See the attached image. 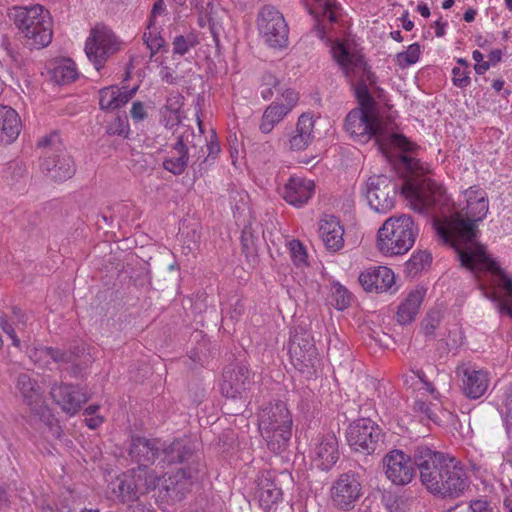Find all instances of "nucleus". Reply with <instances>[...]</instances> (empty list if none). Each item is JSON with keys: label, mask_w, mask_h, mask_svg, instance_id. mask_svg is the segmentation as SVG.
<instances>
[{"label": "nucleus", "mask_w": 512, "mask_h": 512, "mask_svg": "<svg viewBox=\"0 0 512 512\" xmlns=\"http://www.w3.org/2000/svg\"><path fill=\"white\" fill-rule=\"evenodd\" d=\"M289 250L295 265L302 266L307 264V253L299 240H291L289 242Z\"/></svg>", "instance_id": "79ce46f5"}, {"label": "nucleus", "mask_w": 512, "mask_h": 512, "mask_svg": "<svg viewBox=\"0 0 512 512\" xmlns=\"http://www.w3.org/2000/svg\"><path fill=\"white\" fill-rule=\"evenodd\" d=\"M334 60L348 78H362L367 72L363 56L348 43L335 42L331 46Z\"/></svg>", "instance_id": "aec40b11"}, {"label": "nucleus", "mask_w": 512, "mask_h": 512, "mask_svg": "<svg viewBox=\"0 0 512 512\" xmlns=\"http://www.w3.org/2000/svg\"><path fill=\"white\" fill-rule=\"evenodd\" d=\"M417 10L425 18L430 16V9L426 4H419Z\"/></svg>", "instance_id": "774afa93"}, {"label": "nucleus", "mask_w": 512, "mask_h": 512, "mask_svg": "<svg viewBox=\"0 0 512 512\" xmlns=\"http://www.w3.org/2000/svg\"><path fill=\"white\" fill-rule=\"evenodd\" d=\"M319 235L330 251L336 252L344 246V228L333 215H325L320 219Z\"/></svg>", "instance_id": "c756f323"}, {"label": "nucleus", "mask_w": 512, "mask_h": 512, "mask_svg": "<svg viewBox=\"0 0 512 512\" xmlns=\"http://www.w3.org/2000/svg\"><path fill=\"white\" fill-rule=\"evenodd\" d=\"M85 421L89 428L95 429L102 424L103 418L100 416H96V417L86 418Z\"/></svg>", "instance_id": "680f3d73"}, {"label": "nucleus", "mask_w": 512, "mask_h": 512, "mask_svg": "<svg viewBox=\"0 0 512 512\" xmlns=\"http://www.w3.org/2000/svg\"><path fill=\"white\" fill-rule=\"evenodd\" d=\"M292 416L282 401L269 403L258 414V427L268 447L275 453L283 451L291 437Z\"/></svg>", "instance_id": "423d86ee"}, {"label": "nucleus", "mask_w": 512, "mask_h": 512, "mask_svg": "<svg viewBox=\"0 0 512 512\" xmlns=\"http://www.w3.org/2000/svg\"><path fill=\"white\" fill-rule=\"evenodd\" d=\"M34 364L41 368H49L52 363L65 367L72 376H77L86 370L93 362L89 347L82 343L69 349L41 346L29 353Z\"/></svg>", "instance_id": "0eeeda50"}, {"label": "nucleus", "mask_w": 512, "mask_h": 512, "mask_svg": "<svg viewBox=\"0 0 512 512\" xmlns=\"http://www.w3.org/2000/svg\"><path fill=\"white\" fill-rule=\"evenodd\" d=\"M260 506L269 511L282 498V490L275 482V476L270 471L261 472L257 478V491Z\"/></svg>", "instance_id": "cd10ccee"}, {"label": "nucleus", "mask_w": 512, "mask_h": 512, "mask_svg": "<svg viewBox=\"0 0 512 512\" xmlns=\"http://www.w3.org/2000/svg\"><path fill=\"white\" fill-rule=\"evenodd\" d=\"M21 120L11 107L0 104V143L10 144L19 136Z\"/></svg>", "instance_id": "2f4dec72"}, {"label": "nucleus", "mask_w": 512, "mask_h": 512, "mask_svg": "<svg viewBox=\"0 0 512 512\" xmlns=\"http://www.w3.org/2000/svg\"><path fill=\"white\" fill-rule=\"evenodd\" d=\"M383 465L386 477L395 485H406L415 475V461L401 450L390 451L384 457Z\"/></svg>", "instance_id": "f3484780"}, {"label": "nucleus", "mask_w": 512, "mask_h": 512, "mask_svg": "<svg viewBox=\"0 0 512 512\" xmlns=\"http://www.w3.org/2000/svg\"><path fill=\"white\" fill-rule=\"evenodd\" d=\"M338 442L334 435L322 436L313 448L312 458L321 470H329L338 460Z\"/></svg>", "instance_id": "c85d7f7f"}, {"label": "nucleus", "mask_w": 512, "mask_h": 512, "mask_svg": "<svg viewBox=\"0 0 512 512\" xmlns=\"http://www.w3.org/2000/svg\"><path fill=\"white\" fill-rule=\"evenodd\" d=\"M452 74L454 85L460 88H465L470 84V77L468 75V72L466 71V68L454 67L452 69Z\"/></svg>", "instance_id": "de8ad7c7"}, {"label": "nucleus", "mask_w": 512, "mask_h": 512, "mask_svg": "<svg viewBox=\"0 0 512 512\" xmlns=\"http://www.w3.org/2000/svg\"><path fill=\"white\" fill-rule=\"evenodd\" d=\"M414 411L425 415L429 420L436 421V417H435L430 405L427 404L423 400H417L414 403Z\"/></svg>", "instance_id": "864d4df0"}, {"label": "nucleus", "mask_w": 512, "mask_h": 512, "mask_svg": "<svg viewBox=\"0 0 512 512\" xmlns=\"http://www.w3.org/2000/svg\"><path fill=\"white\" fill-rule=\"evenodd\" d=\"M463 197L464 200L458 202L449 217L435 221L438 236L455 249L461 266L475 276L490 274L497 284L512 279L479 242L478 224L485 219L489 210L486 192L472 186L463 192Z\"/></svg>", "instance_id": "f03ea898"}, {"label": "nucleus", "mask_w": 512, "mask_h": 512, "mask_svg": "<svg viewBox=\"0 0 512 512\" xmlns=\"http://www.w3.org/2000/svg\"><path fill=\"white\" fill-rule=\"evenodd\" d=\"M192 454V450L187 440L177 439L171 443L161 441V449L159 453V464L181 463Z\"/></svg>", "instance_id": "473e14b6"}, {"label": "nucleus", "mask_w": 512, "mask_h": 512, "mask_svg": "<svg viewBox=\"0 0 512 512\" xmlns=\"http://www.w3.org/2000/svg\"><path fill=\"white\" fill-rule=\"evenodd\" d=\"M445 26L446 24L440 21L435 23V34L437 37H442L445 34Z\"/></svg>", "instance_id": "69168bd1"}, {"label": "nucleus", "mask_w": 512, "mask_h": 512, "mask_svg": "<svg viewBox=\"0 0 512 512\" xmlns=\"http://www.w3.org/2000/svg\"><path fill=\"white\" fill-rule=\"evenodd\" d=\"M498 285L504 289L507 297L509 298V302L508 301H500L499 302V304H498L499 311H500V313L506 314L512 318V279H506L505 282L499 283Z\"/></svg>", "instance_id": "37998d69"}, {"label": "nucleus", "mask_w": 512, "mask_h": 512, "mask_svg": "<svg viewBox=\"0 0 512 512\" xmlns=\"http://www.w3.org/2000/svg\"><path fill=\"white\" fill-rule=\"evenodd\" d=\"M161 78L163 81H165L168 84H174L175 83V77L173 75V72L168 67H163L160 72Z\"/></svg>", "instance_id": "bf43d9fd"}, {"label": "nucleus", "mask_w": 512, "mask_h": 512, "mask_svg": "<svg viewBox=\"0 0 512 512\" xmlns=\"http://www.w3.org/2000/svg\"><path fill=\"white\" fill-rule=\"evenodd\" d=\"M6 178L12 186L25 182L28 178V169L20 160L11 161L6 169Z\"/></svg>", "instance_id": "4c0bfd02"}, {"label": "nucleus", "mask_w": 512, "mask_h": 512, "mask_svg": "<svg viewBox=\"0 0 512 512\" xmlns=\"http://www.w3.org/2000/svg\"><path fill=\"white\" fill-rule=\"evenodd\" d=\"M439 316L437 313H431L422 322V329L426 335L433 334L434 330L438 327Z\"/></svg>", "instance_id": "8fccbe9b"}, {"label": "nucleus", "mask_w": 512, "mask_h": 512, "mask_svg": "<svg viewBox=\"0 0 512 512\" xmlns=\"http://www.w3.org/2000/svg\"><path fill=\"white\" fill-rule=\"evenodd\" d=\"M345 128L351 137L361 143L374 137L378 150L390 162L399 157L401 165L411 174L402 186V194L412 210L426 213L446 203L444 188L427 175L430 172L427 164L412 156L393 152V149L410 151L413 144L395 131V124L389 118L377 116L374 111L353 109L346 117Z\"/></svg>", "instance_id": "f257e3e1"}, {"label": "nucleus", "mask_w": 512, "mask_h": 512, "mask_svg": "<svg viewBox=\"0 0 512 512\" xmlns=\"http://www.w3.org/2000/svg\"><path fill=\"white\" fill-rule=\"evenodd\" d=\"M165 12V4L163 0H156L153 4L151 15L149 19V23L147 29H151L155 24V18L159 15H162Z\"/></svg>", "instance_id": "5fc2aeb1"}, {"label": "nucleus", "mask_w": 512, "mask_h": 512, "mask_svg": "<svg viewBox=\"0 0 512 512\" xmlns=\"http://www.w3.org/2000/svg\"><path fill=\"white\" fill-rule=\"evenodd\" d=\"M38 146L47 149L40 164L41 171L47 178L66 181L74 175L75 163L63 147L58 134L44 137L38 142Z\"/></svg>", "instance_id": "1a4fd4ad"}, {"label": "nucleus", "mask_w": 512, "mask_h": 512, "mask_svg": "<svg viewBox=\"0 0 512 512\" xmlns=\"http://www.w3.org/2000/svg\"><path fill=\"white\" fill-rule=\"evenodd\" d=\"M415 464L423 486L433 495L455 499L470 487L469 477L455 457L419 446L415 450Z\"/></svg>", "instance_id": "7ed1b4c3"}, {"label": "nucleus", "mask_w": 512, "mask_h": 512, "mask_svg": "<svg viewBox=\"0 0 512 512\" xmlns=\"http://www.w3.org/2000/svg\"><path fill=\"white\" fill-rule=\"evenodd\" d=\"M315 184L312 180L299 176H292L282 189V196L286 202L301 207L312 197Z\"/></svg>", "instance_id": "a878e982"}, {"label": "nucleus", "mask_w": 512, "mask_h": 512, "mask_svg": "<svg viewBox=\"0 0 512 512\" xmlns=\"http://www.w3.org/2000/svg\"><path fill=\"white\" fill-rule=\"evenodd\" d=\"M491 66L489 61H482L480 63H476L474 69L477 74H484Z\"/></svg>", "instance_id": "e2e57ef3"}, {"label": "nucleus", "mask_w": 512, "mask_h": 512, "mask_svg": "<svg viewBox=\"0 0 512 512\" xmlns=\"http://www.w3.org/2000/svg\"><path fill=\"white\" fill-rule=\"evenodd\" d=\"M137 88L120 90L117 87L103 88L99 92V104L103 110H115L125 105L135 94Z\"/></svg>", "instance_id": "72a5a7b5"}, {"label": "nucleus", "mask_w": 512, "mask_h": 512, "mask_svg": "<svg viewBox=\"0 0 512 512\" xmlns=\"http://www.w3.org/2000/svg\"><path fill=\"white\" fill-rule=\"evenodd\" d=\"M420 55V46L416 43L411 44L406 51L397 54V63L401 67H408L416 63Z\"/></svg>", "instance_id": "a19ab883"}, {"label": "nucleus", "mask_w": 512, "mask_h": 512, "mask_svg": "<svg viewBox=\"0 0 512 512\" xmlns=\"http://www.w3.org/2000/svg\"><path fill=\"white\" fill-rule=\"evenodd\" d=\"M253 384V374L248 367L244 363L236 362L224 368L220 390L227 398L246 400Z\"/></svg>", "instance_id": "f8f14e48"}, {"label": "nucleus", "mask_w": 512, "mask_h": 512, "mask_svg": "<svg viewBox=\"0 0 512 512\" xmlns=\"http://www.w3.org/2000/svg\"><path fill=\"white\" fill-rule=\"evenodd\" d=\"M396 184L385 175L371 176L366 185V198L376 212L386 213L394 207Z\"/></svg>", "instance_id": "2eb2a0df"}, {"label": "nucleus", "mask_w": 512, "mask_h": 512, "mask_svg": "<svg viewBox=\"0 0 512 512\" xmlns=\"http://www.w3.org/2000/svg\"><path fill=\"white\" fill-rule=\"evenodd\" d=\"M120 49V42L111 29L103 24H97L91 29L85 43V53L96 70L103 68L109 57Z\"/></svg>", "instance_id": "9b49d317"}, {"label": "nucleus", "mask_w": 512, "mask_h": 512, "mask_svg": "<svg viewBox=\"0 0 512 512\" xmlns=\"http://www.w3.org/2000/svg\"><path fill=\"white\" fill-rule=\"evenodd\" d=\"M352 295L351 293L339 283H335L332 285V293H331V304L337 310H344L348 308L351 304Z\"/></svg>", "instance_id": "58836bf2"}, {"label": "nucleus", "mask_w": 512, "mask_h": 512, "mask_svg": "<svg viewBox=\"0 0 512 512\" xmlns=\"http://www.w3.org/2000/svg\"><path fill=\"white\" fill-rule=\"evenodd\" d=\"M258 31L270 48L281 50L288 45L289 28L283 15L272 6H264L258 15Z\"/></svg>", "instance_id": "9d476101"}, {"label": "nucleus", "mask_w": 512, "mask_h": 512, "mask_svg": "<svg viewBox=\"0 0 512 512\" xmlns=\"http://www.w3.org/2000/svg\"><path fill=\"white\" fill-rule=\"evenodd\" d=\"M488 59L491 65H496L502 59V51L500 49H495L491 51L490 54L488 55Z\"/></svg>", "instance_id": "052dcab7"}, {"label": "nucleus", "mask_w": 512, "mask_h": 512, "mask_svg": "<svg viewBox=\"0 0 512 512\" xmlns=\"http://www.w3.org/2000/svg\"><path fill=\"white\" fill-rule=\"evenodd\" d=\"M50 396L61 410L70 416L78 413L89 399L80 386L65 383H54L50 389Z\"/></svg>", "instance_id": "6ab92c4d"}, {"label": "nucleus", "mask_w": 512, "mask_h": 512, "mask_svg": "<svg viewBox=\"0 0 512 512\" xmlns=\"http://www.w3.org/2000/svg\"><path fill=\"white\" fill-rule=\"evenodd\" d=\"M16 389L31 412L44 415L46 406L42 389L36 379L27 373H20L16 379Z\"/></svg>", "instance_id": "4be33fe9"}, {"label": "nucleus", "mask_w": 512, "mask_h": 512, "mask_svg": "<svg viewBox=\"0 0 512 512\" xmlns=\"http://www.w3.org/2000/svg\"><path fill=\"white\" fill-rule=\"evenodd\" d=\"M195 40L191 37L177 36L173 41V51L176 54L184 55L190 48L195 46Z\"/></svg>", "instance_id": "c03bdc74"}, {"label": "nucleus", "mask_w": 512, "mask_h": 512, "mask_svg": "<svg viewBox=\"0 0 512 512\" xmlns=\"http://www.w3.org/2000/svg\"><path fill=\"white\" fill-rule=\"evenodd\" d=\"M159 481L160 478L154 470L139 465L112 480L108 485V493L114 500L131 503L137 501L140 496L155 490Z\"/></svg>", "instance_id": "6e6552de"}, {"label": "nucleus", "mask_w": 512, "mask_h": 512, "mask_svg": "<svg viewBox=\"0 0 512 512\" xmlns=\"http://www.w3.org/2000/svg\"><path fill=\"white\" fill-rule=\"evenodd\" d=\"M315 120L309 113L299 116L295 129L288 135L287 147L291 151L305 150L314 139Z\"/></svg>", "instance_id": "bb28decb"}, {"label": "nucleus", "mask_w": 512, "mask_h": 512, "mask_svg": "<svg viewBox=\"0 0 512 512\" xmlns=\"http://www.w3.org/2000/svg\"><path fill=\"white\" fill-rule=\"evenodd\" d=\"M308 11L315 18L316 35L326 44L333 43L330 27L338 21L341 15V7L335 0H314L313 4H307Z\"/></svg>", "instance_id": "dca6fc26"}, {"label": "nucleus", "mask_w": 512, "mask_h": 512, "mask_svg": "<svg viewBox=\"0 0 512 512\" xmlns=\"http://www.w3.org/2000/svg\"><path fill=\"white\" fill-rule=\"evenodd\" d=\"M18 331H23L26 327L27 316L18 308L13 309V316L11 318Z\"/></svg>", "instance_id": "4d7b16f0"}, {"label": "nucleus", "mask_w": 512, "mask_h": 512, "mask_svg": "<svg viewBox=\"0 0 512 512\" xmlns=\"http://www.w3.org/2000/svg\"><path fill=\"white\" fill-rule=\"evenodd\" d=\"M51 79L60 85L68 84L78 77L75 63L70 59H62L54 63L50 70Z\"/></svg>", "instance_id": "e433bc0d"}, {"label": "nucleus", "mask_w": 512, "mask_h": 512, "mask_svg": "<svg viewBox=\"0 0 512 512\" xmlns=\"http://www.w3.org/2000/svg\"><path fill=\"white\" fill-rule=\"evenodd\" d=\"M361 484L353 473L341 474L331 487V499L335 506L346 510L360 497Z\"/></svg>", "instance_id": "412c9836"}, {"label": "nucleus", "mask_w": 512, "mask_h": 512, "mask_svg": "<svg viewBox=\"0 0 512 512\" xmlns=\"http://www.w3.org/2000/svg\"><path fill=\"white\" fill-rule=\"evenodd\" d=\"M282 98L285 101V103H280V104L282 106H284L285 108H289L290 112L296 106L298 99H299L298 93L292 89L285 90L282 94Z\"/></svg>", "instance_id": "603ef678"}, {"label": "nucleus", "mask_w": 512, "mask_h": 512, "mask_svg": "<svg viewBox=\"0 0 512 512\" xmlns=\"http://www.w3.org/2000/svg\"><path fill=\"white\" fill-rule=\"evenodd\" d=\"M160 478L159 485L156 487L160 493H163V498L171 501H180L184 498L185 494L192 486L191 476L183 469L177 470L174 474L168 477L163 476Z\"/></svg>", "instance_id": "393cba45"}, {"label": "nucleus", "mask_w": 512, "mask_h": 512, "mask_svg": "<svg viewBox=\"0 0 512 512\" xmlns=\"http://www.w3.org/2000/svg\"><path fill=\"white\" fill-rule=\"evenodd\" d=\"M289 355L292 364L299 371L312 368L318 355L312 336L305 331L296 332L289 344Z\"/></svg>", "instance_id": "a211bd4d"}, {"label": "nucleus", "mask_w": 512, "mask_h": 512, "mask_svg": "<svg viewBox=\"0 0 512 512\" xmlns=\"http://www.w3.org/2000/svg\"><path fill=\"white\" fill-rule=\"evenodd\" d=\"M207 21H208V25H209L211 34H212L214 40L217 42L218 41V28H217V25L214 22L212 17H209Z\"/></svg>", "instance_id": "0e129e2a"}, {"label": "nucleus", "mask_w": 512, "mask_h": 512, "mask_svg": "<svg viewBox=\"0 0 512 512\" xmlns=\"http://www.w3.org/2000/svg\"><path fill=\"white\" fill-rule=\"evenodd\" d=\"M0 325L3 332L11 339L12 344L15 347H20V339L16 334L17 327L15 326L14 321L12 319L8 320L2 318Z\"/></svg>", "instance_id": "49530a36"}, {"label": "nucleus", "mask_w": 512, "mask_h": 512, "mask_svg": "<svg viewBox=\"0 0 512 512\" xmlns=\"http://www.w3.org/2000/svg\"><path fill=\"white\" fill-rule=\"evenodd\" d=\"M289 113V108H285L279 102H272L262 115L259 125L260 131L270 133L275 125L280 123Z\"/></svg>", "instance_id": "c9c22d12"}, {"label": "nucleus", "mask_w": 512, "mask_h": 512, "mask_svg": "<svg viewBox=\"0 0 512 512\" xmlns=\"http://www.w3.org/2000/svg\"><path fill=\"white\" fill-rule=\"evenodd\" d=\"M382 439L381 429L369 419H359L349 426L347 440L355 450L366 454L376 451Z\"/></svg>", "instance_id": "4468645a"}, {"label": "nucleus", "mask_w": 512, "mask_h": 512, "mask_svg": "<svg viewBox=\"0 0 512 512\" xmlns=\"http://www.w3.org/2000/svg\"><path fill=\"white\" fill-rule=\"evenodd\" d=\"M504 408L507 422L512 425V385L505 393Z\"/></svg>", "instance_id": "13d9d810"}, {"label": "nucleus", "mask_w": 512, "mask_h": 512, "mask_svg": "<svg viewBox=\"0 0 512 512\" xmlns=\"http://www.w3.org/2000/svg\"><path fill=\"white\" fill-rule=\"evenodd\" d=\"M160 449L161 440L136 437L132 439L129 454L139 462V465L148 467V463H154L156 460H159Z\"/></svg>", "instance_id": "7c9ffc66"}, {"label": "nucleus", "mask_w": 512, "mask_h": 512, "mask_svg": "<svg viewBox=\"0 0 512 512\" xmlns=\"http://www.w3.org/2000/svg\"><path fill=\"white\" fill-rule=\"evenodd\" d=\"M470 512H494L491 504L484 499L472 500L469 504Z\"/></svg>", "instance_id": "3c124183"}, {"label": "nucleus", "mask_w": 512, "mask_h": 512, "mask_svg": "<svg viewBox=\"0 0 512 512\" xmlns=\"http://www.w3.org/2000/svg\"><path fill=\"white\" fill-rule=\"evenodd\" d=\"M199 134L196 135L193 129L184 127L178 136L177 142L173 146L171 155L163 161V167L174 175L182 174L188 164V145L196 148L197 145L204 142L201 125L199 124Z\"/></svg>", "instance_id": "ddd939ff"}, {"label": "nucleus", "mask_w": 512, "mask_h": 512, "mask_svg": "<svg viewBox=\"0 0 512 512\" xmlns=\"http://www.w3.org/2000/svg\"><path fill=\"white\" fill-rule=\"evenodd\" d=\"M130 113H131V117L135 121H141L147 115L145 107H144V105L140 101H137V102L133 103L132 108L130 110Z\"/></svg>", "instance_id": "6e6d98bb"}, {"label": "nucleus", "mask_w": 512, "mask_h": 512, "mask_svg": "<svg viewBox=\"0 0 512 512\" xmlns=\"http://www.w3.org/2000/svg\"><path fill=\"white\" fill-rule=\"evenodd\" d=\"M476 14H477V11L475 9L469 8L464 13V20L466 22H471L475 19Z\"/></svg>", "instance_id": "338daca9"}, {"label": "nucleus", "mask_w": 512, "mask_h": 512, "mask_svg": "<svg viewBox=\"0 0 512 512\" xmlns=\"http://www.w3.org/2000/svg\"><path fill=\"white\" fill-rule=\"evenodd\" d=\"M9 18L15 24L26 46L41 49L50 44L53 34L52 18L42 5L13 7L9 11Z\"/></svg>", "instance_id": "20e7f679"}, {"label": "nucleus", "mask_w": 512, "mask_h": 512, "mask_svg": "<svg viewBox=\"0 0 512 512\" xmlns=\"http://www.w3.org/2000/svg\"><path fill=\"white\" fill-rule=\"evenodd\" d=\"M457 373L462 377V389L467 397L478 399L487 391L489 386L487 371L464 364L457 368Z\"/></svg>", "instance_id": "5701e85b"}, {"label": "nucleus", "mask_w": 512, "mask_h": 512, "mask_svg": "<svg viewBox=\"0 0 512 512\" xmlns=\"http://www.w3.org/2000/svg\"><path fill=\"white\" fill-rule=\"evenodd\" d=\"M203 139H204V142L202 144H199L198 146L202 148L203 145H205L208 150V155L205 158V161H207L210 158L212 160H214L220 152V145H219L218 141L216 140L214 132L212 133L211 140L209 142L207 141V139L205 137H203Z\"/></svg>", "instance_id": "09e8293b"}, {"label": "nucleus", "mask_w": 512, "mask_h": 512, "mask_svg": "<svg viewBox=\"0 0 512 512\" xmlns=\"http://www.w3.org/2000/svg\"><path fill=\"white\" fill-rule=\"evenodd\" d=\"M424 296L425 290L422 288L415 289L408 294L397 311V320L400 324H409L415 319Z\"/></svg>", "instance_id": "f704fd0d"}, {"label": "nucleus", "mask_w": 512, "mask_h": 512, "mask_svg": "<svg viewBox=\"0 0 512 512\" xmlns=\"http://www.w3.org/2000/svg\"><path fill=\"white\" fill-rule=\"evenodd\" d=\"M418 229L407 214L385 220L377 233V249L385 256L407 253L414 245Z\"/></svg>", "instance_id": "39448f33"}, {"label": "nucleus", "mask_w": 512, "mask_h": 512, "mask_svg": "<svg viewBox=\"0 0 512 512\" xmlns=\"http://www.w3.org/2000/svg\"><path fill=\"white\" fill-rule=\"evenodd\" d=\"M143 41L147 48L151 51V56H154L165 44L164 38L160 35L155 24L151 29L144 32Z\"/></svg>", "instance_id": "ea45409f"}, {"label": "nucleus", "mask_w": 512, "mask_h": 512, "mask_svg": "<svg viewBox=\"0 0 512 512\" xmlns=\"http://www.w3.org/2000/svg\"><path fill=\"white\" fill-rule=\"evenodd\" d=\"M356 94H357L359 103L361 105V108H360L361 110L374 111L373 110L374 100L369 95L366 86H364V85L358 86L357 90H356Z\"/></svg>", "instance_id": "a18cd8bd"}, {"label": "nucleus", "mask_w": 512, "mask_h": 512, "mask_svg": "<svg viewBox=\"0 0 512 512\" xmlns=\"http://www.w3.org/2000/svg\"><path fill=\"white\" fill-rule=\"evenodd\" d=\"M359 282L368 292H386L395 283L393 271L386 266L371 267L359 275Z\"/></svg>", "instance_id": "b1692460"}]
</instances>
